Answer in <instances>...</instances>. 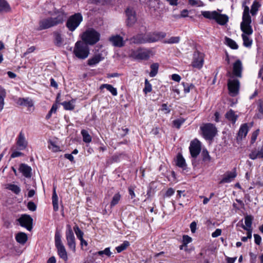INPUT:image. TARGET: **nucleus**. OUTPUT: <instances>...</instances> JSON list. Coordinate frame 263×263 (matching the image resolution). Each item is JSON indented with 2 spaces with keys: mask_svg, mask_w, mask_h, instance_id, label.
<instances>
[{
  "mask_svg": "<svg viewBox=\"0 0 263 263\" xmlns=\"http://www.w3.org/2000/svg\"><path fill=\"white\" fill-rule=\"evenodd\" d=\"M189 149L192 157L196 158L201 151V144L200 141L196 139L192 141Z\"/></svg>",
  "mask_w": 263,
  "mask_h": 263,
  "instance_id": "12",
  "label": "nucleus"
},
{
  "mask_svg": "<svg viewBox=\"0 0 263 263\" xmlns=\"http://www.w3.org/2000/svg\"><path fill=\"white\" fill-rule=\"evenodd\" d=\"M258 109L259 112L263 115V99L259 101Z\"/></svg>",
  "mask_w": 263,
  "mask_h": 263,
  "instance_id": "61",
  "label": "nucleus"
},
{
  "mask_svg": "<svg viewBox=\"0 0 263 263\" xmlns=\"http://www.w3.org/2000/svg\"><path fill=\"white\" fill-rule=\"evenodd\" d=\"M73 230L79 239L83 238L84 233L77 226L74 227Z\"/></svg>",
  "mask_w": 263,
  "mask_h": 263,
  "instance_id": "48",
  "label": "nucleus"
},
{
  "mask_svg": "<svg viewBox=\"0 0 263 263\" xmlns=\"http://www.w3.org/2000/svg\"><path fill=\"white\" fill-rule=\"evenodd\" d=\"M221 234V230L219 229H217L212 234V236L214 238L220 236Z\"/></svg>",
  "mask_w": 263,
  "mask_h": 263,
  "instance_id": "59",
  "label": "nucleus"
},
{
  "mask_svg": "<svg viewBox=\"0 0 263 263\" xmlns=\"http://www.w3.org/2000/svg\"><path fill=\"white\" fill-rule=\"evenodd\" d=\"M248 132V127L247 124L242 125L239 130L237 138L242 139L245 137Z\"/></svg>",
  "mask_w": 263,
  "mask_h": 263,
  "instance_id": "27",
  "label": "nucleus"
},
{
  "mask_svg": "<svg viewBox=\"0 0 263 263\" xmlns=\"http://www.w3.org/2000/svg\"><path fill=\"white\" fill-rule=\"evenodd\" d=\"M73 53L77 58L84 60L89 54V49L88 45L84 42L77 41L75 44Z\"/></svg>",
  "mask_w": 263,
  "mask_h": 263,
  "instance_id": "3",
  "label": "nucleus"
},
{
  "mask_svg": "<svg viewBox=\"0 0 263 263\" xmlns=\"http://www.w3.org/2000/svg\"><path fill=\"white\" fill-rule=\"evenodd\" d=\"M145 87L143 89V91L145 94L150 92L152 90V85L149 83L147 79L145 80Z\"/></svg>",
  "mask_w": 263,
  "mask_h": 263,
  "instance_id": "46",
  "label": "nucleus"
},
{
  "mask_svg": "<svg viewBox=\"0 0 263 263\" xmlns=\"http://www.w3.org/2000/svg\"><path fill=\"white\" fill-rule=\"evenodd\" d=\"M172 79L174 81L179 82L181 80V77L177 74H173L172 75Z\"/></svg>",
  "mask_w": 263,
  "mask_h": 263,
  "instance_id": "62",
  "label": "nucleus"
},
{
  "mask_svg": "<svg viewBox=\"0 0 263 263\" xmlns=\"http://www.w3.org/2000/svg\"><path fill=\"white\" fill-rule=\"evenodd\" d=\"M260 7V4L256 0L254 1L251 9V13L252 15H254L256 14L258 8Z\"/></svg>",
  "mask_w": 263,
  "mask_h": 263,
  "instance_id": "41",
  "label": "nucleus"
},
{
  "mask_svg": "<svg viewBox=\"0 0 263 263\" xmlns=\"http://www.w3.org/2000/svg\"><path fill=\"white\" fill-rule=\"evenodd\" d=\"M131 41L137 44L146 43V34H138L131 39Z\"/></svg>",
  "mask_w": 263,
  "mask_h": 263,
  "instance_id": "21",
  "label": "nucleus"
},
{
  "mask_svg": "<svg viewBox=\"0 0 263 263\" xmlns=\"http://www.w3.org/2000/svg\"><path fill=\"white\" fill-rule=\"evenodd\" d=\"M202 15L206 18L215 20L220 25H226L229 21V17L226 14H220L216 11H205L201 12Z\"/></svg>",
  "mask_w": 263,
  "mask_h": 263,
  "instance_id": "2",
  "label": "nucleus"
},
{
  "mask_svg": "<svg viewBox=\"0 0 263 263\" xmlns=\"http://www.w3.org/2000/svg\"><path fill=\"white\" fill-rule=\"evenodd\" d=\"M202 135L206 140H211L216 135L217 129L212 123H206L200 127Z\"/></svg>",
  "mask_w": 263,
  "mask_h": 263,
  "instance_id": "8",
  "label": "nucleus"
},
{
  "mask_svg": "<svg viewBox=\"0 0 263 263\" xmlns=\"http://www.w3.org/2000/svg\"><path fill=\"white\" fill-rule=\"evenodd\" d=\"M109 40L115 47H123L125 44L123 37L119 35L111 36L109 37Z\"/></svg>",
  "mask_w": 263,
  "mask_h": 263,
  "instance_id": "20",
  "label": "nucleus"
},
{
  "mask_svg": "<svg viewBox=\"0 0 263 263\" xmlns=\"http://www.w3.org/2000/svg\"><path fill=\"white\" fill-rule=\"evenodd\" d=\"M259 130L258 129L256 130L255 131H254L252 133V135L251 136V143L252 144L254 143L255 142V141L257 139V137L259 134Z\"/></svg>",
  "mask_w": 263,
  "mask_h": 263,
  "instance_id": "52",
  "label": "nucleus"
},
{
  "mask_svg": "<svg viewBox=\"0 0 263 263\" xmlns=\"http://www.w3.org/2000/svg\"><path fill=\"white\" fill-rule=\"evenodd\" d=\"M180 37L179 36H172L167 40H165L164 43L167 44L178 43L180 41Z\"/></svg>",
  "mask_w": 263,
  "mask_h": 263,
  "instance_id": "47",
  "label": "nucleus"
},
{
  "mask_svg": "<svg viewBox=\"0 0 263 263\" xmlns=\"http://www.w3.org/2000/svg\"><path fill=\"white\" fill-rule=\"evenodd\" d=\"M159 65L158 63H154L151 65V72H149V76L151 77H154L158 73Z\"/></svg>",
  "mask_w": 263,
  "mask_h": 263,
  "instance_id": "40",
  "label": "nucleus"
},
{
  "mask_svg": "<svg viewBox=\"0 0 263 263\" xmlns=\"http://www.w3.org/2000/svg\"><path fill=\"white\" fill-rule=\"evenodd\" d=\"M254 237L255 243L257 245H259L261 241V237L259 235L255 234H254Z\"/></svg>",
  "mask_w": 263,
  "mask_h": 263,
  "instance_id": "57",
  "label": "nucleus"
},
{
  "mask_svg": "<svg viewBox=\"0 0 263 263\" xmlns=\"http://www.w3.org/2000/svg\"><path fill=\"white\" fill-rule=\"evenodd\" d=\"M192 240V239L191 237L188 235H183V243L184 245L186 246L188 243L191 242Z\"/></svg>",
  "mask_w": 263,
  "mask_h": 263,
  "instance_id": "54",
  "label": "nucleus"
},
{
  "mask_svg": "<svg viewBox=\"0 0 263 263\" xmlns=\"http://www.w3.org/2000/svg\"><path fill=\"white\" fill-rule=\"evenodd\" d=\"M6 97V92L4 88L0 86V112L3 109L5 102L4 99Z\"/></svg>",
  "mask_w": 263,
  "mask_h": 263,
  "instance_id": "33",
  "label": "nucleus"
},
{
  "mask_svg": "<svg viewBox=\"0 0 263 263\" xmlns=\"http://www.w3.org/2000/svg\"><path fill=\"white\" fill-rule=\"evenodd\" d=\"M81 133L83 137V140L84 142L90 143L91 141V137L87 130L82 129Z\"/></svg>",
  "mask_w": 263,
  "mask_h": 263,
  "instance_id": "36",
  "label": "nucleus"
},
{
  "mask_svg": "<svg viewBox=\"0 0 263 263\" xmlns=\"http://www.w3.org/2000/svg\"><path fill=\"white\" fill-rule=\"evenodd\" d=\"M239 86V80L237 79L229 80L228 87L229 93L231 96L235 97L238 94Z\"/></svg>",
  "mask_w": 263,
  "mask_h": 263,
  "instance_id": "10",
  "label": "nucleus"
},
{
  "mask_svg": "<svg viewBox=\"0 0 263 263\" xmlns=\"http://www.w3.org/2000/svg\"><path fill=\"white\" fill-rule=\"evenodd\" d=\"M189 3L190 5L193 6H203L204 5L202 2L199 0H188Z\"/></svg>",
  "mask_w": 263,
  "mask_h": 263,
  "instance_id": "49",
  "label": "nucleus"
},
{
  "mask_svg": "<svg viewBox=\"0 0 263 263\" xmlns=\"http://www.w3.org/2000/svg\"><path fill=\"white\" fill-rule=\"evenodd\" d=\"M225 117L228 121L231 122L233 124L236 122L238 118V116L235 114V112L232 109H230L227 112Z\"/></svg>",
  "mask_w": 263,
  "mask_h": 263,
  "instance_id": "23",
  "label": "nucleus"
},
{
  "mask_svg": "<svg viewBox=\"0 0 263 263\" xmlns=\"http://www.w3.org/2000/svg\"><path fill=\"white\" fill-rule=\"evenodd\" d=\"M16 240L20 244H25L27 240V235L24 232H20L16 235Z\"/></svg>",
  "mask_w": 263,
  "mask_h": 263,
  "instance_id": "26",
  "label": "nucleus"
},
{
  "mask_svg": "<svg viewBox=\"0 0 263 263\" xmlns=\"http://www.w3.org/2000/svg\"><path fill=\"white\" fill-rule=\"evenodd\" d=\"M49 13L51 15H56V16L49 17L41 20L39 22V30L46 29L62 24L67 16V14L62 8L54 9L52 12H50Z\"/></svg>",
  "mask_w": 263,
  "mask_h": 263,
  "instance_id": "1",
  "label": "nucleus"
},
{
  "mask_svg": "<svg viewBox=\"0 0 263 263\" xmlns=\"http://www.w3.org/2000/svg\"><path fill=\"white\" fill-rule=\"evenodd\" d=\"M247 27L245 28L244 30H241L243 33L241 35L243 40V44L246 47H250L252 44V40L250 38L249 35L253 33V29H252L251 32L249 31Z\"/></svg>",
  "mask_w": 263,
  "mask_h": 263,
  "instance_id": "16",
  "label": "nucleus"
},
{
  "mask_svg": "<svg viewBox=\"0 0 263 263\" xmlns=\"http://www.w3.org/2000/svg\"><path fill=\"white\" fill-rule=\"evenodd\" d=\"M226 44L232 49H237L238 48V45L232 39L226 37L225 38Z\"/></svg>",
  "mask_w": 263,
  "mask_h": 263,
  "instance_id": "39",
  "label": "nucleus"
},
{
  "mask_svg": "<svg viewBox=\"0 0 263 263\" xmlns=\"http://www.w3.org/2000/svg\"><path fill=\"white\" fill-rule=\"evenodd\" d=\"M28 209L31 211H35L36 209L35 204L32 201H29L27 204Z\"/></svg>",
  "mask_w": 263,
  "mask_h": 263,
  "instance_id": "53",
  "label": "nucleus"
},
{
  "mask_svg": "<svg viewBox=\"0 0 263 263\" xmlns=\"http://www.w3.org/2000/svg\"><path fill=\"white\" fill-rule=\"evenodd\" d=\"M48 148L54 152L60 151V147L57 145L54 142L50 141L49 142Z\"/></svg>",
  "mask_w": 263,
  "mask_h": 263,
  "instance_id": "45",
  "label": "nucleus"
},
{
  "mask_svg": "<svg viewBox=\"0 0 263 263\" xmlns=\"http://www.w3.org/2000/svg\"><path fill=\"white\" fill-rule=\"evenodd\" d=\"M11 10L9 4L6 0H0V13L8 12Z\"/></svg>",
  "mask_w": 263,
  "mask_h": 263,
  "instance_id": "31",
  "label": "nucleus"
},
{
  "mask_svg": "<svg viewBox=\"0 0 263 263\" xmlns=\"http://www.w3.org/2000/svg\"><path fill=\"white\" fill-rule=\"evenodd\" d=\"M17 220L22 227L26 228L29 231L31 230L33 219L29 215H22Z\"/></svg>",
  "mask_w": 263,
  "mask_h": 263,
  "instance_id": "13",
  "label": "nucleus"
},
{
  "mask_svg": "<svg viewBox=\"0 0 263 263\" xmlns=\"http://www.w3.org/2000/svg\"><path fill=\"white\" fill-rule=\"evenodd\" d=\"M82 21V14L80 13H75L68 18L66 23V26L70 31L73 32L80 25Z\"/></svg>",
  "mask_w": 263,
  "mask_h": 263,
  "instance_id": "5",
  "label": "nucleus"
},
{
  "mask_svg": "<svg viewBox=\"0 0 263 263\" xmlns=\"http://www.w3.org/2000/svg\"><path fill=\"white\" fill-rule=\"evenodd\" d=\"M121 195L119 193L115 194L110 202V207L112 208L117 204L121 199Z\"/></svg>",
  "mask_w": 263,
  "mask_h": 263,
  "instance_id": "42",
  "label": "nucleus"
},
{
  "mask_svg": "<svg viewBox=\"0 0 263 263\" xmlns=\"http://www.w3.org/2000/svg\"><path fill=\"white\" fill-rule=\"evenodd\" d=\"M151 54L152 51L150 49L139 48L131 51L130 57L136 60H147L149 58Z\"/></svg>",
  "mask_w": 263,
  "mask_h": 263,
  "instance_id": "6",
  "label": "nucleus"
},
{
  "mask_svg": "<svg viewBox=\"0 0 263 263\" xmlns=\"http://www.w3.org/2000/svg\"><path fill=\"white\" fill-rule=\"evenodd\" d=\"M163 32H149L146 33V43H154L165 36Z\"/></svg>",
  "mask_w": 263,
  "mask_h": 263,
  "instance_id": "15",
  "label": "nucleus"
},
{
  "mask_svg": "<svg viewBox=\"0 0 263 263\" xmlns=\"http://www.w3.org/2000/svg\"><path fill=\"white\" fill-rule=\"evenodd\" d=\"M63 106L64 108L66 110H73L74 108V101L71 100L70 101H64L61 103Z\"/></svg>",
  "mask_w": 263,
  "mask_h": 263,
  "instance_id": "38",
  "label": "nucleus"
},
{
  "mask_svg": "<svg viewBox=\"0 0 263 263\" xmlns=\"http://www.w3.org/2000/svg\"><path fill=\"white\" fill-rule=\"evenodd\" d=\"M203 64V57L202 53L199 52H195L194 54L192 66L194 67L200 69Z\"/></svg>",
  "mask_w": 263,
  "mask_h": 263,
  "instance_id": "17",
  "label": "nucleus"
},
{
  "mask_svg": "<svg viewBox=\"0 0 263 263\" xmlns=\"http://www.w3.org/2000/svg\"><path fill=\"white\" fill-rule=\"evenodd\" d=\"M96 254H97L99 256H103V255H105L108 257H110L112 254V252L110 251V248H106L104 250L99 251L97 252Z\"/></svg>",
  "mask_w": 263,
  "mask_h": 263,
  "instance_id": "44",
  "label": "nucleus"
},
{
  "mask_svg": "<svg viewBox=\"0 0 263 263\" xmlns=\"http://www.w3.org/2000/svg\"><path fill=\"white\" fill-rule=\"evenodd\" d=\"M103 57H102L101 54H96L92 58L88 60V65L89 66L95 65L99 63L100 61L103 60Z\"/></svg>",
  "mask_w": 263,
  "mask_h": 263,
  "instance_id": "24",
  "label": "nucleus"
},
{
  "mask_svg": "<svg viewBox=\"0 0 263 263\" xmlns=\"http://www.w3.org/2000/svg\"><path fill=\"white\" fill-rule=\"evenodd\" d=\"M242 65L239 60H237L233 64V74L236 77L241 78L242 77Z\"/></svg>",
  "mask_w": 263,
  "mask_h": 263,
  "instance_id": "19",
  "label": "nucleus"
},
{
  "mask_svg": "<svg viewBox=\"0 0 263 263\" xmlns=\"http://www.w3.org/2000/svg\"><path fill=\"white\" fill-rule=\"evenodd\" d=\"M197 224L196 222L193 221L190 224V228L192 233H195L196 229Z\"/></svg>",
  "mask_w": 263,
  "mask_h": 263,
  "instance_id": "64",
  "label": "nucleus"
},
{
  "mask_svg": "<svg viewBox=\"0 0 263 263\" xmlns=\"http://www.w3.org/2000/svg\"><path fill=\"white\" fill-rule=\"evenodd\" d=\"M175 193V190L173 188H169L165 193V196L166 197H171Z\"/></svg>",
  "mask_w": 263,
  "mask_h": 263,
  "instance_id": "60",
  "label": "nucleus"
},
{
  "mask_svg": "<svg viewBox=\"0 0 263 263\" xmlns=\"http://www.w3.org/2000/svg\"><path fill=\"white\" fill-rule=\"evenodd\" d=\"M17 148L18 150H24L28 145V141L25 138V134L21 132L16 140Z\"/></svg>",
  "mask_w": 263,
  "mask_h": 263,
  "instance_id": "14",
  "label": "nucleus"
},
{
  "mask_svg": "<svg viewBox=\"0 0 263 263\" xmlns=\"http://www.w3.org/2000/svg\"><path fill=\"white\" fill-rule=\"evenodd\" d=\"M129 246V242L127 241H125L121 245L117 247L116 249L118 253H120L125 250Z\"/></svg>",
  "mask_w": 263,
  "mask_h": 263,
  "instance_id": "43",
  "label": "nucleus"
},
{
  "mask_svg": "<svg viewBox=\"0 0 263 263\" xmlns=\"http://www.w3.org/2000/svg\"><path fill=\"white\" fill-rule=\"evenodd\" d=\"M185 120L182 118L178 119L173 121V125L177 128H179L180 126L184 122Z\"/></svg>",
  "mask_w": 263,
  "mask_h": 263,
  "instance_id": "50",
  "label": "nucleus"
},
{
  "mask_svg": "<svg viewBox=\"0 0 263 263\" xmlns=\"http://www.w3.org/2000/svg\"><path fill=\"white\" fill-rule=\"evenodd\" d=\"M54 239L55 246L58 250V255L65 261L67 260L68 256L67 252L62 242L61 236L59 232H55Z\"/></svg>",
  "mask_w": 263,
  "mask_h": 263,
  "instance_id": "7",
  "label": "nucleus"
},
{
  "mask_svg": "<svg viewBox=\"0 0 263 263\" xmlns=\"http://www.w3.org/2000/svg\"><path fill=\"white\" fill-rule=\"evenodd\" d=\"M82 39L87 45H93L99 41L100 34L93 29H88L83 33Z\"/></svg>",
  "mask_w": 263,
  "mask_h": 263,
  "instance_id": "4",
  "label": "nucleus"
},
{
  "mask_svg": "<svg viewBox=\"0 0 263 263\" xmlns=\"http://www.w3.org/2000/svg\"><path fill=\"white\" fill-rule=\"evenodd\" d=\"M250 9L247 6L244 7V10L242 15V21L240 24V29L244 30L245 27L249 29V31L251 32L252 27L251 23L252 22L251 17L249 14Z\"/></svg>",
  "mask_w": 263,
  "mask_h": 263,
  "instance_id": "9",
  "label": "nucleus"
},
{
  "mask_svg": "<svg viewBox=\"0 0 263 263\" xmlns=\"http://www.w3.org/2000/svg\"><path fill=\"white\" fill-rule=\"evenodd\" d=\"M31 168L27 164H21L20 166L19 171L26 178H30L31 176Z\"/></svg>",
  "mask_w": 263,
  "mask_h": 263,
  "instance_id": "22",
  "label": "nucleus"
},
{
  "mask_svg": "<svg viewBox=\"0 0 263 263\" xmlns=\"http://www.w3.org/2000/svg\"><path fill=\"white\" fill-rule=\"evenodd\" d=\"M176 165L183 169H185L186 167V165L185 159L181 154H178L177 156Z\"/></svg>",
  "mask_w": 263,
  "mask_h": 263,
  "instance_id": "35",
  "label": "nucleus"
},
{
  "mask_svg": "<svg viewBox=\"0 0 263 263\" xmlns=\"http://www.w3.org/2000/svg\"><path fill=\"white\" fill-rule=\"evenodd\" d=\"M17 103L20 105H24L28 107H32L33 106L32 100L28 98H19Z\"/></svg>",
  "mask_w": 263,
  "mask_h": 263,
  "instance_id": "29",
  "label": "nucleus"
},
{
  "mask_svg": "<svg viewBox=\"0 0 263 263\" xmlns=\"http://www.w3.org/2000/svg\"><path fill=\"white\" fill-rule=\"evenodd\" d=\"M52 201L53 204V210L55 211H57L59 210L58 206V197L55 192V188L53 189V192L52 197Z\"/></svg>",
  "mask_w": 263,
  "mask_h": 263,
  "instance_id": "34",
  "label": "nucleus"
},
{
  "mask_svg": "<svg viewBox=\"0 0 263 263\" xmlns=\"http://www.w3.org/2000/svg\"><path fill=\"white\" fill-rule=\"evenodd\" d=\"M68 229L66 232V237L67 242V245L73 252L76 251V241L75 237L72 230L70 226L68 225Z\"/></svg>",
  "mask_w": 263,
  "mask_h": 263,
  "instance_id": "11",
  "label": "nucleus"
},
{
  "mask_svg": "<svg viewBox=\"0 0 263 263\" xmlns=\"http://www.w3.org/2000/svg\"><path fill=\"white\" fill-rule=\"evenodd\" d=\"M236 176L235 172L228 173L220 181V183H229L231 182Z\"/></svg>",
  "mask_w": 263,
  "mask_h": 263,
  "instance_id": "25",
  "label": "nucleus"
},
{
  "mask_svg": "<svg viewBox=\"0 0 263 263\" xmlns=\"http://www.w3.org/2000/svg\"><path fill=\"white\" fill-rule=\"evenodd\" d=\"M7 188L16 195L20 194L21 191L18 186L13 184H8Z\"/></svg>",
  "mask_w": 263,
  "mask_h": 263,
  "instance_id": "37",
  "label": "nucleus"
},
{
  "mask_svg": "<svg viewBox=\"0 0 263 263\" xmlns=\"http://www.w3.org/2000/svg\"><path fill=\"white\" fill-rule=\"evenodd\" d=\"M249 255L250 256V261L251 263H255L256 259V255L252 252H250Z\"/></svg>",
  "mask_w": 263,
  "mask_h": 263,
  "instance_id": "63",
  "label": "nucleus"
},
{
  "mask_svg": "<svg viewBox=\"0 0 263 263\" xmlns=\"http://www.w3.org/2000/svg\"><path fill=\"white\" fill-rule=\"evenodd\" d=\"M125 13L127 17V25L133 26L137 21L135 12L132 9L128 8L126 9Z\"/></svg>",
  "mask_w": 263,
  "mask_h": 263,
  "instance_id": "18",
  "label": "nucleus"
},
{
  "mask_svg": "<svg viewBox=\"0 0 263 263\" xmlns=\"http://www.w3.org/2000/svg\"><path fill=\"white\" fill-rule=\"evenodd\" d=\"M253 217L251 215H247L245 217V226L242 225V228L245 230H248V229L251 228L252 224Z\"/></svg>",
  "mask_w": 263,
  "mask_h": 263,
  "instance_id": "30",
  "label": "nucleus"
},
{
  "mask_svg": "<svg viewBox=\"0 0 263 263\" xmlns=\"http://www.w3.org/2000/svg\"><path fill=\"white\" fill-rule=\"evenodd\" d=\"M54 37V43L57 46H61L63 42V39L62 37L61 34L58 31H55L53 33Z\"/></svg>",
  "mask_w": 263,
  "mask_h": 263,
  "instance_id": "28",
  "label": "nucleus"
},
{
  "mask_svg": "<svg viewBox=\"0 0 263 263\" xmlns=\"http://www.w3.org/2000/svg\"><path fill=\"white\" fill-rule=\"evenodd\" d=\"M249 157L250 159H253V160H254L257 158H260L259 156V155L258 151V152H256V151L252 152V153H250L249 155Z\"/></svg>",
  "mask_w": 263,
  "mask_h": 263,
  "instance_id": "56",
  "label": "nucleus"
},
{
  "mask_svg": "<svg viewBox=\"0 0 263 263\" xmlns=\"http://www.w3.org/2000/svg\"><path fill=\"white\" fill-rule=\"evenodd\" d=\"M184 87V91L185 93H189L190 91V89H192L194 88L195 86L192 84H187V83H182Z\"/></svg>",
  "mask_w": 263,
  "mask_h": 263,
  "instance_id": "51",
  "label": "nucleus"
},
{
  "mask_svg": "<svg viewBox=\"0 0 263 263\" xmlns=\"http://www.w3.org/2000/svg\"><path fill=\"white\" fill-rule=\"evenodd\" d=\"M202 155L203 157V160L204 161H210V156L209 154L207 151H203L202 153Z\"/></svg>",
  "mask_w": 263,
  "mask_h": 263,
  "instance_id": "55",
  "label": "nucleus"
},
{
  "mask_svg": "<svg viewBox=\"0 0 263 263\" xmlns=\"http://www.w3.org/2000/svg\"><path fill=\"white\" fill-rule=\"evenodd\" d=\"M23 155V154L22 153L14 150L13 151L12 153L11 154V157L13 158L20 157V156H21Z\"/></svg>",
  "mask_w": 263,
  "mask_h": 263,
  "instance_id": "58",
  "label": "nucleus"
},
{
  "mask_svg": "<svg viewBox=\"0 0 263 263\" xmlns=\"http://www.w3.org/2000/svg\"><path fill=\"white\" fill-rule=\"evenodd\" d=\"M100 88L102 89L106 88L114 96H116L118 94L117 89L111 85L108 84H103L100 86Z\"/></svg>",
  "mask_w": 263,
  "mask_h": 263,
  "instance_id": "32",
  "label": "nucleus"
}]
</instances>
